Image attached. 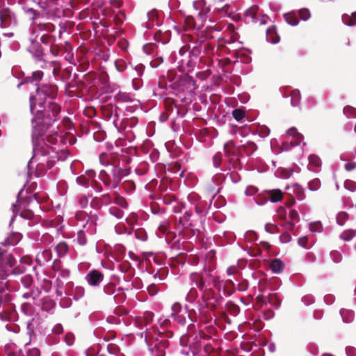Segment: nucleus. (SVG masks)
I'll use <instances>...</instances> for the list:
<instances>
[{"instance_id": "nucleus-1", "label": "nucleus", "mask_w": 356, "mask_h": 356, "mask_svg": "<svg viewBox=\"0 0 356 356\" xmlns=\"http://www.w3.org/2000/svg\"><path fill=\"white\" fill-rule=\"evenodd\" d=\"M43 109H35L31 120L33 135L41 136L52 124L60 118L61 107L57 103L48 102L42 104Z\"/></svg>"}, {"instance_id": "nucleus-2", "label": "nucleus", "mask_w": 356, "mask_h": 356, "mask_svg": "<svg viewBox=\"0 0 356 356\" xmlns=\"http://www.w3.org/2000/svg\"><path fill=\"white\" fill-rule=\"evenodd\" d=\"M129 174V170L118 165H110L107 170H102L99 172V179L105 186L109 188H116L119 186L122 179Z\"/></svg>"}, {"instance_id": "nucleus-3", "label": "nucleus", "mask_w": 356, "mask_h": 356, "mask_svg": "<svg viewBox=\"0 0 356 356\" xmlns=\"http://www.w3.org/2000/svg\"><path fill=\"white\" fill-rule=\"evenodd\" d=\"M58 87L53 84H42L36 89V95H31L29 97V106L31 113H34L36 104H38L40 108L42 104L47 102L44 101L46 97L55 99L57 96Z\"/></svg>"}, {"instance_id": "nucleus-4", "label": "nucleus", "mask_w": 356, "mask_h": 356, "mask_svg": "<svg viewBox=\"0 0 356 356\" xmlns=\"http://www.w3.org/2000/svg\"><path fill=\"white\" fill-rule=\"evenodd\" d=\"M197 10H199L196 18L193 16H187L185 17L184 26L186 30L193 29L196 31H200L204 26V23L209 17L208 14L210 13L209 6H206L204 2H198L195 4Z\"/></svg>"}, {"instance_id": "nucleus-5", "label": "nucleus", "mask_w": 356, "mask_h": 356, "mask_svg": "<svg viewBox=\"0 0 356 356\" xmlns=\"http://www.w3.org/2000/svg\"><path fill=\"white\" fill-rule=\"evenodd\" d=\"M16 263V259L11 254L0 252V282H6L8 275L13 272L12 269Z\"/></svg>"}, {"instance_id": "nucleus-6", "label": "nucleus", "mask_w": 356, "mask_h": 356, "mask_svg": "<svg viewBox=\"0 0 356 356\" xmlns=\"http://www.w3.org/2000/svg\"><path fill=\"white\" fill-rule=\"evenodd\" d=\"M202 300L209 309L214 311L217 306L221 303L222 298L220 296H217L213 289H208L203 291Z\"/></svg>"}, {"instance_id": "nucleus-7", "label": "nucleus", "mask_w": 356, "mask_h": 356, "mask_svg": "<svg viewBox=\"0 0 356 356\" xmlns=\"http://www.w3.org/2000/svg\"><path fill=\"white\" fill-rule=\"evenodd\" d=\"M120 108L115 104H108L102 106V112L104 118L110 120H113V122L117 125L119 119Z\"/></svg>"}, {"instance_id": "nucleus-8", "label": "nucleus", "mask_w": 356, "mask_h": 356, "mask_svg": "<svg viewBox=\"0 0 356 356\" xmlns=\"http://www.w3.org/2000/svg\"><path fill=\"white\" fill-rule=\"evenodd\" d=\"M13 13L8 7L4 6L3 1L0 0V24L1 27L9 26L12 22Z\"/></svg>"}, {"instance_id": "nucleus-9", "label": "nucleus", "mask_w": 356, "mask_h": 356, "mask_svg": "<svg viewBox=\"0 0 356 356\" xmlns=\"http://www.w3.org/2000/svg\"><path fill=\"white\" fill-rule=\"evenodd\" d=\"M86 280L92 286H97L104 280V274L97 270H90L86 275Z\"/></svg>"}, {"instance_id": "nucleus-10", "label": "nucleus", "mask_w": 356, "mask_h": 356, "mask_svg": "<svg viewBox=\"0 0 356 356\" xmlns=\"http://www.w3.org/2000/svg\"><path fill=\"white\" fill-rule=\"evenodd\" d=\"M52 254L50 250H44L42 252H39L35 257L36 262L42 266L47 263L51 259Z\"/></svg>"}, {"instance_id": "nucleus-11", "label": "nucleus", "mask_w": 356, "mask_h": 356, "mask_svg": "<svg viewBox=\"0 0 356 356\" xmlns=\"http://www.w3.org/2000/svg\"><path fill=\"white\" fill-rule=\"evenodd\" d=\"M152 320L153 314L151 312H147L145 314L144 316L136 318V323L138 327L142 329L152 323Z\"/></svg>"}, {"instance_id": "nucleus-12", "label": "nucleus", "mask_w": 356, "mask_h": 356, "mask_svg": "<svg viewBox=\"0 0 356 356\" xmlns=\"http://www.w3.org/2000/svg\"><path fill=\"white\" fill-rule=\"evenodd\" d=\"M202 40H196L193 44H191V48L190 49L189 56L191 58H197L201 56V47Z\"/></svg>"}, {"instance_id": "nucleus-13", "label": "nucleus", "mask_w": 356, "mask_h": 356, "mask_svg": "<svg viewBox=\"0 0 356 356\" xmlns=\"http://www.w3.org/2000/svg\"><path fill=\"white\" fill-rule=\"evenodd\" d=\"M268 197L272 202H278L283 198V193L280 189L267 191Z\"/></svg>"}, {"instance_id": "nucleus-14", "label": "nucleus", "mask_w": 356, "mask_h": 356, "mask_svg": "<svg viewBox=\"0 0 356 356\" xmlns=\"http://www.w3.org/2000/svg\"><path fill=\"white\" fill-rule=\"evenodd\" d=\"M215 13L220 17L230 16L233 13V9L228 3H225L222 7H219V9Z\"/></svg>"}, {"instance_id": "nucleus-15", "label": "nucleus", "mask_w": 356, "mask_h": 356, "mask_svg": "<svg viewBox=\"0 0 356 356\" xmlns=\"http://www.w3.org/2000/svg\"><path fill=\"white\" fill-rule=\"evenodd\" d=\"M287 134L290 136H292L294 138V141L293 142L294 145H299L303 140V136L298 133L297 129L294 127L290 128L287 131Z\"/></svg>"}, {"instance_id": "nucleus-16", "label": "nucleus", "mask_w": 356, "mask_h": 356, "mask_svg": "<svg viewBox=\"0 0 356 356\" xmlns=\"http://www.w3.org/2000/svg\"><path fill=\"white\" fill-rule=\"evenodd\" d=\"M50 153V147L47 145H44L42 147H36L35 149V154L33 157V160H37L38 157L41 155L42 156H45L49 155Z\"/></svg>"}, {"instance_id": "nucleus-17", "label": "nucleus", "mask_w": 356, "mask_h": 356, "mask_svg": "<svg viewBox=\"0 0 356 356\" xmlns=\"http://www.w3.org/2000/svg\"><path fill=\"white\" fill-rule=\"evenodd\" d=\"M341 316L344 323H350L354 318V312L352 310L347 309H342L340 311Z\"/></svg>"}, {"instance_id": "nucleus-18", "label": "nucleus", "mask_w": 356, "mask_h": 356, "mask_svg": "<svg viewBox=\"0 0 356 356\" xmlns=\"http://www.w3.org/2000/svg\"><path fill=\"white\" fill-rule=\"evenodd\" d=\"M191 216V213L189 211H186L184 216L180 218L179 223L182 225L184 227L190 228L195 233V229H193L192 224L189 222Z\"/></svg>"}, {"instance_id": "nucleus-19", "label": "nucleus", "mask_w": 356, "mask_h": 356, "mask_svg": "<svg viewBox=\"0 0 356 356\" xmlns=\"http://www.w3.org/2000/svg\"><path fill=\"white\" fill-rule=\"evenodd\" d=\"M214 47L212 44L207 42H204L202 40V47H201V58L207 56H209L213 53Z\"/></svg>"}, {"instance_id": "nucleus-20", "label": "nucleus", "mask_w": 356, "mask_h": 356, "mask_svg": "<svg viewBox=\"0 0 356 356\" xmlns=\"http://www.w3.org/2000/svg\"><path fill=\"white\" fill-rule=\"evenodd\" d=\"M259 11V6L257 5H254L248 8L245 13V17H249L251 18L252 22H257V14Z\"/></svg>"}, {"instance_id": "nucleus-21", "label": "nucleus", "mask_w": 356, "mask_h": 356, "mask_svg": "<svg viewBox=\"0 0 356 356\" xmlns=\"http://www.w3.org/2000/svg\"><path fill=\"white\" fill-rule=\"evenodd\" d=\"M287 190H292L297 198L302 200L305 198L304 188L298 184H293L291 187H287Z\"/></svg>"}, {"instance_id": "nucleus-22", "label": "nucleus", "mask_w": 356, "mask_h": 356, "mask_svg": "<svg viewBox=\"0 0 356 356\" xmlns=\"http://www.w3.org/2000/svg\"><path fill=\"white\" fill-rule=\"evenodd\" d=\"M284 266L281 260L276 259L271 261L270 267L273 273H279L282 270Z\"/></svg>"}, {"instance_id": "nucleus-23", "label": "nucleus", "mask_w": 356, "mask_h": 356, "mask_svg": "<svg viewBox=\"0 0 356 356\" xmlns=\"http://www.w3.org/2000/svg\"><path fill=\"white\" fill-rule=\"evenodd\" d=\"M342 20L347 26H352L356 25V12L353 13L350 16L346 14L343 15Z\"/></svg>"}, {"instance_id": "nucleus-24", "label": "nucleus", "mask_w": 356, "mask_h": 356, "mask_svg": "<svg viewBox=\"0 0 356 356\" xmlns=\"http://www.w3.org/2000/svg\"><path fill=\"white\" fill-rule=\"evenodd\" d=\"M267 299L268 302L276 309H277L281 305V300L278 298L277 293H270L267 297Z\"/></svg>"}, {"instance_id": "nucleus-25", "label": "nucleus", "mask_w": 356, "mask_h": 356, "mask_svg": "<svg viewBox=\"0 0 356 356\" xmlns=\"http://www.w3.org/2000/svg\"><path fill=\"white\" fill-rule=\"evenodd\" d=\"M291 104L293 106H297L300 104L301 95L298 90H293L291 92Z\"/></svg>"}, {"instance_id": "nucleus-26", "label": "nucleus", "mask_w": 356, "mask_h": 356, "mask_svg": "<svg viewBox=\"0 0 356 356\" xmlns=\"http://www.w3.org/2000/svg\"><path fill=\"white\" fill-rule=\"evenodd\" d=\"M284 18L286 22L291 26H296L299 22L298 19L294 13L284 14Z\"/></svg>"}, {"instance_id": "nucleus-27", "label": "nucleus", "mask_w": 356, "mask_h": 356, "mask_svg": "<svg viewBox=\"0 0 356 356\" xmlns=\"http://www.w3.org/2000/svg\"><path fill=\"white\" fill-rule=\"evenodd\" d=\"M21 238L22 236L19 233H13L5 240L4 244L15 245L20 241Z\"/></svg>"}, {"instance_id": "nucleus-28", "label": "nucleus", "mask_w": 356, "mask_h": 356, "mask_svg": "<svg viewBox=\"0 0 356 356\" xmlns=\"http://www.w3.org/2000/svg\"><path fill=\"white\" fill-rule=\"evenodd\" d=\"M225 307L227 311L232 316H236L240 312L239 307L231 301L226 304Z\"/></svg>"}, {"instance_id": "nucleus-29", "label": "nucleus", "mask_w": 356, "mask_h": 356, "mask_svg": "<svg viewBox=\"0 0 356 356\" xmlns=\"http://www.w3.org/2000/svg\"><path fill=\"white\" fill-rule=\"evenodd\" d=\"M47 170V168L44 160L42 162L37 163L35 167V175L37 177H42L44 175Z\"/></svg>"}, {"instance_id": "nucleus-30", "label": "nucleus", "mask_w": 356, "mask_h": 356, "mask_svg": "<svg viewBox=\"0 0 356 356\" xmlns=\"http://www.w3.org/2000/svg\"><path fill=\"white\" fill-rule=\"evenodd\" d=\"M55 250L57 252L59 257L64 256L67 250H68V245L65 242L59 243L56 247Z\"/></svg>"}, {"instance_id": "nucleus-31", "label": "nucleus", "mask_w": 356, "mask_h": 356, "mask_svg": "<svg viewBox=\"0 0 356 356\" xmlns=\"http://www.w3.org/2000/svg\"><path fill=\"white\" fill-rule=\"evenodd\" d=\"M187 312H184V314H172V316L175 321H177L181 325H185L186 323V314Z\"/></svg>"}, {"instance_id": "nucleus-32", "label": "nucleus", "mask_w": 356, "mask_h": 356, "mask_svg": "<svg viewBox=\"0 0 356 356\" xmlns=\"http://www.w3.org/2000/svg\"><path fill=\"white\" fill-rule=\"evenodd\" d=\"M356 235V231L353 229H348L343 232L340 236L341 238L346 241L352 240Z\"/></svg>"}, {"instance_id": "nucleus-33", "label": "nucleus", "mask_w": 356, "mask_h": 356, "mask_svg": "<svg viewBox=\"0 0 356 356\" xmlns=\"http://www.w3.org/2000/svg\"><path fill=\"white\" fill-rule=\"evenodd\" d=\"M115 99L122 102H129L132 101V98L129 93L121 91L117 94Z\"/></svg>"}, {"instance_id": "nucleus-34", "label": "nucleus", "mask_w": 356, "mask_h": 356, "mask_svg": "<svg viewBox=\"0 0 356 356\" xmlns=\"http://www.w3.org/2000/svg\"><path fill=\"white\" fill-rule=\"evenodd\" d=\"M53 268L55 270L58 271V277H60L65 279L70 276V271L67 269H64L58 266L57 264H54Z\"/></svg>"}, {"instance_id": "nucleus-35", "label": "nucleus", "mask_w": 356, "mask_h": 356, "mask_svg": "<svg viewBox=\"0 0 356 356\" xmlns=\"http://www.w3.org/2000/svg\"><path fill=\"white\" fill-rule=\"evenodd\" d=\"M343 113L349 118H356V108L351 106H345Z\"/></svg>"}, {"instance_id": "nucleus-36", "label": "nucleus", "mask_w": 356, "mask_h": 356, "mask_svg": "<svg viewBox=\"0 0 356 356\" xmlns=\"http://www.w3.org/2000/svg\"><path fill=\"white\" fill-rule=\"evenodd\" d=\"M268 200V197L267 191H264L262 193L259 194L255 197V202H257V204H259V205H262V204H265Z\"/></svg>"}, {"instance_id": "nucleus-37", "label": "nucleus", "mask_w": 356, "mask_h": 356, "mask_svg": "<svg viewBox=\"0 0 356 356\" xmlns=\"http://www.w3.org/2000/svg\"><path fill=\"white\" fill-rule=\"evenodd\" d=\"M162 199L163 203L167 205L173 204L177 201V199L173 194H165Z\"/></svg>"}, {"instance_id": "nucleus-38", "label": "nucleus", "mask_w": 356, "mask_h": 356, "mask_svg": "<svg viewBox=\"0 0 356 356\" xmlns=\"http://www.w3.org/2000/svg\"><path fill=\"white\" fill-rule=\"evenodd\" d=\"M348 219V214L346 212H339L337 216V222L339 225H343Z\"/></svg>"}, {"instance_id": "nucleus-39", "label": "nucleus", "mask_w": 356, "mask_h": 356, "mask_svg": "<svg viewBox=\"0 0 356 356\" xmlns=\"http://www.w3.org/2000/svg\"><path fill=\"white\" fill-rule=\"evenodd\" d=\"M233 118L237 120L241 121L245 117V111L241 108H236L232 111Z\"/></svg>"}, {"instance_id": "nucleus-40", "label": "nucleus", "mask_w": 356, "mask_h": 356, "mask_svg": "<svg viewBox=\"0 0 356 356\" xmlns=\"http://www.w3.org/2000/svg\"><path fill=\"white\" fill-rule=\"evenodd\" d=\"M309 163L315 167H319L321 165V160L318 156L316 154H311L309 156Z\"/></svg>"}, {"instance_id": "nucleus-41", "label": "nucleus", "mask_w": 356, "mask_h": 356, "mask_svg": "<svg viewBox=\"0 0 356 356\" xmlns=\"http://www.w3.org/2000/svg\"><path fill=\"white\" fill-rule=\"evenodd\" d=\"M114 202L122 208H127L128 206V204L125 198L118 195V194H115Z\"/></svg>"}, {"instance_id": "nucleus-42", "label": "nucleus", "mask_w": 356, "mask_h": 356, "mask_svg": "<svg viewBox=\"0 0 356 356\" xmlns=\"http://www.w3.org/2000/svg\"><path fill=\"white\" fill-rule=\"evenodd\" d=\"M42 43L51 45L55 42V38L48 34H44L40 38Z\"/></svg>"}, {"instance_id": "nucleus-43", "label": "nucleus", "mask_w": 356, "mask_h": 356, "mask_svg": "<svg viewBox=\"0 0 356 356\" xmlns=\"http://www.w3.org/2000/svg\"><path fill=\"white\" fill-rule=\"evenodd\" d=\"M309 188L312 191H315L319 189L321 187V181L318 179L316 178L310 181L308 184Z\"/></svg>"}, {"instance_id": "nucleus-44", "label": "nucleus", "mask_w": 356, "mask_h": 356, "mask_svg": "<svg viewBox=\"0 0 356 356\" xmlns=\"http://www.w3.org/2000/svg\"><path fill=\"white\" fill-rule=\"evenodd\" d=\"M191 279H199V282L196 284L197 287L200 289V290L203 292L206 289L204 282L203 281L202 277L197 273H194L191 275Z\"/></svg>"}, {"instance_id": "nucleus-45", "label": "nucleus", "mask_w": 356, "mask_h": 356, "mask_svg": "<svg viewBox=\"0 0 356 356\" xmlns=\"http://www.w3.org/2000/svg\"><path fill=\"white\" fill-rule=\"evenodd\" d=\"M136 237L143 241H145L147 239V234L145 231L143 229H138L135 231Z\"/></svg>"}, {"instance_id": "nucleus-46", "label": "nucleus", "mask_w": 356, "mask_h": 356, "mask_svg": "<svg viewBox=\"0 0 356 356\" xmlns=\"http://www.w3.org/2000/svg\"><path fill=\"white\" fill-rule=\"evenodd\" d=\"M109 213L117 218H121L123 216V211L116 207H111L109 209Z\"/></svg>"}, {"instance_id": "nucleus-47", "label": "nucleus", "mask_w": 356, "mask_h": 356, "mask_svg": "<svg viewBox=\"0 0 356 356\" xmlns=\"http://www.w3.org/2000/svg\"><path fill=\"white\" fill-rule=\"evenodd\" d=\"M299 17L301 19L306 21L311 17L309 10L307 8H302L299 10Z\"/></svg>"}, {"instance_id": "nucleus-48", "label": "nucleus", "mask_w": 356, "mask_h": 356, "mask_svg": "<svg viewBox=\"0 0 356 356\" xmlns=\"http://www.w3.org/2000/svg\"><path fill=\"white\" fill-rule=\"evenodd\" d=\"M83 113L88 118H93L96 115V109L93 106H88L84 111Z\"/></svg>"}, {"instance_id": "nucleus-49", "label": "nucleus", "mask_w": 356, "mask_h": 356, "mask_svg": "<svg viewBox=\"0 0 356 356\" xmlns=\"http://www.w3.org/2000/svg\"><path fill=\"white\" fill-rule=\"evenodd\" d=\"M309 229L312 232H321L322 231V225L320 222H314L309 225Z\"/></svg>"}, {"instance_id": "nucleus-50", "label": "nucleus", "mask_w": 356, "mask_h": 356, "mask_svg": "<svg viewBox=\"0 0 356 356\" xmlns=\"http://www.w3.org/2000/svg\"><path fill=\"white\" fill-rule=\"evenodd\" d=\"M115 65L116 69L119 72H123L127 68L126 62L122 59L117 60L115 63Z\"/></svg>"}, {"instance_id": "nucleus-51", "label": "nucleus", "mask_w": 356, "mask_h": 356, "mask_svg": "<svg viewBox=\"0 0 356 356\" xmlns=\"http://www.w3.org/2000/svg\"><path fill=\"white\" fill-rule=\"evenodd\" d=\"M77 241L80 245H85L87 242L85 232L83 230L79 231L77 234Z\"/></svg>"}, {"instance_id": "nucleus-52", "label": "nucleus", "mask_w": 356, "mask_h": 356, "mask_svg": "<svg viewBox=\"0 0 356 356\" xmlns=\"http://www.w3.org/2000/svg\"><path fill=\"white\" fill-rule=\"evenodd\" d=\"M182 40L184 43H186V44H192L196 40V39H195L193 35L188 33H186L182 35Z\"/></svg>"}, {"instance_id": "nucleus-53", "label": "nucleus", "mask_w": 356, "mask_h": 356, "mask_svg": "<svg viewBox=\"0 0 356 356\" xmlns=\"http://www.w3.org/2000/svg\"><path fill=\"white\" fill-rule=\"evenodd\" d=\"M53 67V74L54 76H58L61 70L60 64L57 61H54L51 63Z\"/></svg>"}, {"instance_id": "nucleus-54", "label": "nucleus", "mask_w": 356, "mask_h": 356, "mask_svg": "<svg viewBox=\"0 0 356 356\" xmlns=\"http://www.w3.org/2000/svg\"><path fill=\"white\" fill-rule=\"evenodd\" d=\"M234 54L236 58H239L241 60V62H243V63H248L249 62L250 58L245 54H243L241 51H235L234 53Z\"/></svg>"}, {"instance_id": "nucleus-55", "label": "nucleus", "mask_w": 356, "mask_h": 356, "mask_svg": "<svg viewBox=\"0 0 356 356\" xmlns=\"http://www.w3.org/2000/svg\"><path fill=\"white\" fill-rule=\"evenodd\" d=\"M222 154L220 152H217L213 156V163L215 167H219L221 161H222Z\"/></svg>"}, {"instance_id": "nucleus-56", "label": "nucleus", "mask_w": 356, "mask_h": 356, "mask_svg": "<svg viewBox=\"0 0 356 356\" xmlns=\"http://www.w3.org/2000/svg\"><path fill=\"white\" fill-rule=\"evenodd\" d=\"M91 207L95 209H100L102 206L103 205V203L102 202V200L99 198H93L91 201Z\"/></svg>"}, {"instance_id": "nucleus-57", "label": "nucleus", "mask_w": 356, "mask_h": 356, "mask_svg": "<svg viewBox=\"0 0 356 356\" xmlns=\"http://www.w3.org/2000/svg\"><path fill=\"white\" fill-rule=\"evenodd\" d=\"M344 186L350 191H355L356 190V182L352 180H346L344 183Z\"/></svg>"}, {"instance_id": "nucleus-58", "label": "nucleus", "mask_w": 356, "mask_h": 356, "mask_svg": "<svg viewBox=\"0 0 356 356\" xmlns=\"http://www.w3.org/2000/svg\"><path fill=\"white\" fill-rule=\"evenodd\" d=\"M100 199H101L103 204L108 205V204H111V202H112V197L109 193L103 194L100 197Z\"/></svg>"}, {"instance_id": "nucleus-59", "label": "nucleus", "mask_w": 356, "mask_h": 356, "mask_svg": "<svg viewBox=\"0 0 356 356\" xmlns=\"http://www.w3.org/2000/svg\"><path fill=\"white\" fill-rule=\"evenodd\" d=\"M69 156V151L67 149H63L57 153V159L65 161Z\"/></svg>"}, {"instance_id": "nucleus-60", "label": "nucleus", "mask_w": 356, "mask_h": 356, "mask_svg": "<svg viewBox=\"0 0 356 356\" xmlns=\"http://www.w3.org/2000/svg\"><path fill=\"white\" fill-rule=\"evenodd\" d=\"M181 169V164L176 162L169 165L168 170L171 171L172 173L178 172Z\"/></svg>"}, {"instance_id": "nucleus-61", "label": "nucleus", "mask_w": 356, "mask_h": 356, "mask_svg": "<svg viewBox=\"0 0 356 356\" xmlns=\"http://www.w3.org/2000/svg\"><path fill=\"white\" fill-rule=\"evenodd\" d=\"M195 212L198 215H202L204 213V209H205V205L202 202H200L195 205Z\"/></svg>"}, {"instance_id": "nucleus-62", "label": "nucleus", "mask_w": 356, "mask_h": 356, "mask_svg": "<svg viewBox=\"0 0 356 356\" xmlns=\"http://www.w3.org/2000/svg\"><path fill=\"white\" fill-rule=\"evenodd\" d=\"M32 77L33 81H39L43 77V72L40 70L35 71L32 73Z\"/></svg>"}, {"instance_id": "nucleus-63", "label": "nucleus", "mask_w": 356, "mask_h": 356, "mask_svg": "<svg viewBox=\"0 0 356 356\" xmlns=\"http://www.w3.org/2000/svg\"><path fill=\"white\" fill-rule=\"evenodd\" d=\"M85 290L82 286H77L74 290V296L76 298H79L84 295Z\"/></svg>"}, {"instance_id": "nucleus-64", "label": "nucleus", "mask_w": 356, "mask_h": 356, "mask_svg": "<svg viewBox=\"0 0 356 356\" xmlns=\"http://www.w3.org/2000/svg\"><path fill=\"white\" fill-rule=\"evenodd\" d=\"M27 356H40V351L36 348L29 349L27 351Z\"/></svg>"}]
</instances>
